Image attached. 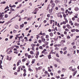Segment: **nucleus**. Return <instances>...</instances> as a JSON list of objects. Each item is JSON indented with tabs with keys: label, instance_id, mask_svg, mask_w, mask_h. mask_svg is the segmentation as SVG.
<instances>
[{
	"label": "nucleus",
	"instance_id": "1",
	"mask_svg": "<svg viewBox=\"0 0 79 79\" xmlns=\"http://www.w3.org/2000/svg\"><path fill=\"white\" fill-rule=\"evenodd\" d=\"M2 63V60H0V68H1V69H3V68H2V65H1Z\"/></svg>",
	"mask_w": 79,
	"mask_h": 79
},
{
	"label": "nucleus",
	"instance_id": "2",
	"mask_svg": "<svg viewBox=\"0 0 79 79\" xmlns=\"http://www.w3.org/2000/svg\"><path fill=\"white\" fill-rule=\"evenodd\" d=\"M44 36H41V40L43 42H45V39L44 38Z\"/></svg>",
	"mask_w": 79,
	"mask_h": 79
},
{
	"label": "nucleus",
	"instance_id": "3",
	"mask_svg": "<svg viewBox=\"0 0 79 79\" xmlns=\"http://www.w3.org/2000/svg\"><path fill=\"white\" fill-rule=\"evenodd\" d=\"M66 69L64 68H62V71L63 73H65V71H66Z\"/></svg>",
	"mask_w": 79,
	"mask_h": 79
},
{
	"label": "nucleus",
	"instance_id": "4",
	"mask_svg": "<svg viewBox=\"0 0 79 79\" xmlns=\"http://www.w3.org/2000/svg\"><path fill=\"white\" fill-rule=\"evenodd\" d=\"M56 61H57V62H58V63H61V60L59 59H56Z\"/></svg>",
	"mask_w": 79,
	"mask_h": 79
},
{
	"label": "nucleus",
	"instance_id": "5",
	"mask_svg": "<svg viewBox=\"0 0 79 79\" xmlns=\"http://www.w3.org/2000/svg\"><path fill=\"white\" fill-rule=\"evenodd\" d=\"M79 8H78V7H76L74 8V10H75V11H78V10H79Z\"/></svg>",
	"mask_w": 79,
	"mask_h": 79
},
{
	"label": "nucleus",
	"instance_id": "6",
	"mask_svg": "<svg viewBox=\"0 0 79 79\" xmlns=\"http://www.w3.org/2000/svg\"><path fill=\"white\" fill-rule=\"evenodd\" d=\"M52 11H53V8H52L51 10H49V13H52Z\"/></svg>",
	"mask_w": 79,
	"mask_h": 79
},
{
	"label": "nucleus",
	"instance_id": "7",
	"mask_svg": "<svg viewBox=\"0 0 79 79\" xmlns=\"http://www.w3.org/2000/svg\"><path fill=\"white\" fill-rule=\"evenodd\" d=\"M55 6V3H54L52 4L51 5V6L52 8H53V7H54Z\"/></svg>",
	"mask_w": 79,
	"mask_h": 79
},
{
	"label": "nucleus",
	"instance_id": "8",
	"mask_svg": "<svg viewBox=\"0 0 79 79\" xmlns=\"http://www.w3.org/2000/svg\"><path fill=\"white\" fill-rule=\"evenodd\" d=\"M11 50V49H10V51L7 52V54H10V53H11V52L12 53V52H13Z\"/></svg>",
	"mask_w": 79,
	"mask_h": 79
},
{
	"label": "nucleus",
	"instance_id": "9",
	"mask_svg": "<svg viewBox=\"0 0 79 79\" xmlns=\"http://www.w3.org/2000/svg\"><path fill=\"white\" fill-rule=\"evenodd\" d=\"M49 35H50V36H51V37H53V33H52V32H51L49 34Z\"/></svg>",
	"mask_w": 79,
	"mask_h": 79
},
{
	"label": "nucleus",
	"instance_id": "10",
	"mask_svg": "<svg viewBox=\"0 0 79 79\" xmlns=\"http://www.w3.org/2000/svg\"><path fill=\"white\" fill-rule=\"evenodd\" d=\"M33 14H37V10H36V9H35V10L34 11Z\"/></svg>",
	"mask_w": 79,
	"mask_h": 79
},
{
	"label": "nucleus",
	"instance_id": "11",
	"mask_svg": "<svg viewBox=\"0 0 79 79\" xmlns=\"http://www.w3.org/2000/svg\"><path fill=\"white\" fill-rule=\"evenodd\" d=\"M12 20L10 19V20L7 23V24H8L9 23H11L12 22H13V20Z\"/></svg>",
	"mask_w": 79,
	"mask_h": 79
},
{
	"label": "nucleus",
	"instance_id": "12",
	"mask_svg": "<svg viewBox=\"0 0 79 79\" xmlns=\"http://www.w3.org/2000/svg\"><path fill=\"white\" fill-rule=\"evenodd\" d=\"M15 29H18L19 28V27H18V25H15Z\"/></svg>",
	"mask_w": 79,
	"mask_h": 79
},
{
	"label": "nucleus",
	"instance_id": "13",
	"mask_svg": "<svg viewBox=\"0 0 79 79\" xmlns=\"http://www.w3.org/2000/svg\"><path fill=\"white\" fill-rule=\"evenodd\" d=\"M67 25V27L68 29H71V26L69 25Z\"/></svg>",
	"mask_w": 79,
	"mask_h": 79
},
{
	"label": "nucleus",
	"instance_id": "14",
	"mask_svg": "<svg viewBox=\"0 0 79 79\" xmlns=\"http://www.w3.org/2000/svg\"><path fill=\"white\" fill-rule=\"evenodd\" d=\"M31 47H32V48H34V47H35V44H31Z\"/></svg>",
	"mask_w": 79,
	"mask_h": 79
},
{
	"label": "nucleus",
	"instance_id": "15",
	"mask_svg": "<svg viewBox=\"0 0 79 79\" xmlns=\"http://www.w3.org/2000/svg\"><path fill=\"white\" fill-rule=\"evenodd\" d=\"M74 25H75V26H79V23H75Z\"/></svg>",
	"mask_w": 79,
	"mask_h": 79
},
{
	"label": "nucleus",
	"instance_id": "16",
	"mask_svg": "<svg viewBox=\"0 0 79 79\" xmlns=\"http://www.w3.org/2000/svg\"><path fill=\"white\" fill-rule=\"evenodd\" d=\"M26 58H25L24 59H23L22 61L23 63V62H24V61H26Z\"/></svg>",
	"mask_w": 79,
	"mask_h": 79
},
{
	"label": "nucleus",
	"instance_id": "17",
	"mask_svg": "<svg viewBox=\"0 0 79 79\" xmlns=\"http://www.w3.org/2000/svg\"><path fill=\"white\" fill-rule=\"evenodd\" d=\"M21 70V69L20 68V67H19L18 68V70H17V72H19Z\"/></svg>",
	"mask_w": 79,
	"mask_h": 79
},
{
	"label": "nucleus",
	"instance_id": "18",
	"mask_svg": "<svg viewBox=\"0 0 79 79\" xmlns=\"http://www.w3.org/2000/svg\"><path fill=\"white\" fill-rule=\"evenodd\" d=\"M48 58L50 60V59H51L52 58V57H51V55H49L48 56Z\"/></svg>",
	"mask_w": 79,
	"mask_h": 79
},
{
	"label": "nucleus",
	"instance_id": "19",
	"mask_svg": "<svg viewBox=\"0 0 79 79\" xmlns=\"http://www.w3.org/2000/svg\"><path fill=\"white\" fill-rule=\"evenodd\" d=\"M71 31L72 32H75V31H76V29H73L71 30Z\"/></svg>",
	"mask_w": 79,
	"mask_h": 79
},
{
	"label": "nucleus",
	"instance_id": "20",
	"mask_svg": "<svg viewBox=\"0 0 79 79\" xmlns=\"http://www.w3.org/2000/svg\"><path fill=\"white\" fill-rule=\"evenodd\" d=\"M44 44H45L46 45H48V42L47 41L44 42Z\"/></svg>",
	"mask_w": 79,
	"mask_h": 79
},
{
	"label": "nucleus",
	"instance_id": "21",
	"mask_svg": "<svg viewBox=\"0 0 79 79\" xmlns=\"http://www.w3.org/2000/svg\"><path fill=\"white\" fill-rule=\"evenodd\" d=\"M30 54L31 55H33L34 54V52H33L32 51H31L30 52Z\"/></svg>",
	"mask_w": 79,
	"mask_h": 79
},
{
	"label": "nucleus",
	"instance_id": "22",
	"mask_svg": "<svg viewBox=\"0 0 79 79\" xmlns=\"http://www.w3.org/2000/svg\"><path fill=\"white\" fill-rule=\"evenodd\" d=\"M10 10H12V11H15V9H14L12 8H11L10 9Z\"/></svg>",
	"mask_w": 79,
	"mask_h": 79
},
{
	"label": "nucleus",
	"instance_id": "23",
	"mask_svg": "<svg viewBox=\"0 0 79 79\" xmlns=\"http://www.w3.org/2000/svg\"><path fill=\"white\" fill-rule=\"evenodd\" d=\"M55 2L56 3H58L59 2V1L57 0L55 1Z\"/></svg>",
	"mask_w": 79,
	"mask_h": 79
},
{
	"label": "nucleus",
	"instance_id": "24",
	"mask_svg": "<svg viewBox=\"0 0 79 79\" xmlns=\"http://www.w3.org/2000/svg\"><path fill=\"white\" fill-rule=\"evenodd\" d=\"M46 39H48V38H49V36H48V35H46Z\"/></svg>",
	"mask_w": 79,
	"mask_h": 79
},
{
	"label": "nucleus",
	"instance_id": "25",
	"mask_svg": "<svg viewBox=\"0 0 79 79\" xmlns=\"http://www.w3.org/2000/svg\"><path fill=\"white\" fill-rule=\"evenodd\" d=\"M15 47L16 48L18 49V48L19 47L18 46H16V45H15Z\"/></svg>",
	"mask_w": 79,
	"mask_h": 79
},
{
	"label": "nucleus",
	"instance_id": "26",
	"mask_svg": "<svg viewBox=\"0 0 79 79\" xmlns=\"http://www.w3.org/2000/svg\"><path fill=\"white\" fill-rule=\"evenodd\" d=\"M8 8H9V7H8V6H7L4 9V10H6V9H8Z\"/></svg>",
	"mask_w": 79,
	"mask_h": 79
},
{
	"label": "nucleus",
	"instance_id": "27",
	"mask_svg": "<svg viewBox=\"0 0 79 79\" xmlns=\"http://www.w3.org/2000/svg\"><path fill=\"white\" fill-rule=\"evenodd\" d=\"M63 17H64V18H66V15H65V14H64L63 15Z\"/></svg>",
	"mask_w": 79,
	"mask_h": 79
},
{
	"label": "nucleus",
	"instance_id": "28",
	"mask_svg": "<svg viewBox=\"0 0 79 79\" xmlns=\"http://www.w3.org/2000/svg\"><path fill=\"white\" fill-rule=\"evenodd\" d=\"M17 32V31H16V30H14L13 31V33H16V32Z\"/></svg>",
	"mask_w": 79,
	"mask_h": 79
},
{
	"label": "nucleus",
	"instance_id": "29",
	"mask_svg": "<svg viewBox=\"0 0 79 79\" xmlns=\"http://www.w3.org/2000/svg\"><path fill=\"white\" fill-rule=\"evenodd\" d=\"M20 27H21L23 28L24 27V24H22V25H21Z\"/></svg>",
	"mask_w": 79,
	"mask_h": 79
},
{
	"label": "nucleus",
	"instance_id": "30",
	"mask_svg": "<svg viewBox=\"0 0 79 79\" xmlns=\"http://www.w3.org/2000/svg\"><path fill=\"white\" fill-rule=\"evenodd\" d=\"M75 31L76 32H79V30L78 29H75Z\"/></svg>",
	"mask_w": 79,
	"mask_h": 79
},
{
	"label": "nucleus",
	"instance_id": "31",
	"mask_svg": "<svg viewBox=\"0 0 79 79\" xmlns=\"http://www.w3.org/2000/svg\"><path fill=\"white\" fill-rule=\"evenodd\" d=\"M18 38H19V39H23V36H20V37H18Z\"/></svg>",
	"mask_w": 79,
	"mask_h": 79
},
{
	"label": "nucleus",
	"instance_id": "32",
	"mask_svg": "<svg viewBox=\"0 0 79 79\" xmlns=\"http://www.w3.org/2000/svg\"><path fill=\"white\" fill-rule=\"evenodd\" d=\"M76 70V69H72V71H74Z\"/></svg>",
	"mask_w": 79,
	"mask_h": 79
},
{
	"label": "nucleus",
	"instance_id": "33",
	"mask_svg": "<svg viewBox=\"0 0 79 79\" xmlns=\"http://www.w3.org/2000/svg\"><path fill=\"white\" fill-rule=\"evenodd\" d=\"M28 54L27 53H26L25 54V56H26V57H27V56H28Z\"/></svg>",
	"mask_w": 79,
	"mask_h": 79
},
{
	"label": "nucleus",
	"instance_id": "34",
	"mask_svg": "<svg viewBox=\"0 0 79 79\" xmlns=\"http://www.w3.org/2000/svg\"><path fill=\"white\" fill-rule=\"evenodd\" d=\"M56 56H57V57H60V56H59V55H58V53H56Z\"/></svg>",
	"mask_w": 79,
	"mask_h": 79
},
{
	"label": "nucleus",
	"instance_id": "35",
	"mask_svg": "<svg viewBox=\"0 0 79 79\" xmlns=\"http://www.w3.org/2000/svg\"><path fill=\"white\" fill-rule=\"evenodd\" d=\"M47 17H48V18H50V14H48L47 15Z\"/></svg>",
	"mask_w": 79,
	"mask_h": 79
},
{
	"label": "nucleus",
	"instance_id": "36",
	"mask_svg": "<svg viewBox=\"0 0 79 79\" xmlns=\"http://www.w3.org/2000/svg\"><path fill=\"white\" fill-rule=\"evenodd\" d=\"M66 49H67V48L66 47H65L63 49V50H64V51H65Z\"/></svg>",
	"mask_w": 79,
	"mask_h": 79
},
{
	"label": "nucleus",
	"instance_id": "37",
	"mask_svg": "<svg viewBox=\"0 0 79 79\" xmlns=\"http://www.w3.org/2000/svg\"><path fill=\"white\" fill-rule=\"evenodd\" d=\"M8 17V15L7 14H6L5 15V18H7Z\"/></svg>",
	"mask_w": 79,
	"mask_h": 79
},
{
	"label": "nucleus",
	"instance_id": "38",
	"mask_svg": "<svg viewBox=\"0 0 79 79\" xmlns=\"http://www.w3.org/2000/svg\"><path fill=\"white\" fill-rule=\"evenodd\" d=\"M53 2H54L52 0H51L50 1V3H51L52 4V3H54Z\"/></svg>",
	"mask_w": 79,
	"mask_h": 79
},
{
	"label": "nucleus",
	"instance_id": "39",
	"mask_svg": "<svg viewBox=\"0 0 79 79\" xmlns=\"http://www.w3.org/2000/svg\"><path fill=\"white\" fill-rule=\"evenodd\" d=\"M31 55H28V58L29 59V58H31Z\"/></svg>",
	"mask_w": 79,
	"mask_h": 79
},
{
	"label": "nucleus",
	"instance_id": "40",
	"mask_svg": "<svg viewBox=\"0 0 79 79\" xmlns=\"http://www.w3.org/2000/svg\"><path fill=\"white\" fill-rule=\"evenodd\" d=\"M41 42H42V41L41 40H39L38 41L39 43H40V44H41Z\"/></svg>",
	"mask_w": 79,
	"mask_h": 79
},
{
	"label": "nucleus",
	"instance_id": "41",
	"mask_svg": "<svg viewBox=\"0 0 79 79\" xmlns=\"http://www.w3.org/2000/svg\"><path fill=\"white\" fill-rule=\"evenodd\" d=\"M42 68V67L40 66L38 68V69H39V70H40V69H41Z\"/></svg>",
	"mask_w": 79,
	"mask_h": 79
},
{
	"label": "nucleus",
	"instance_id": "42",
	"mask_svg": "<svg viewBox=\"0 0 79 79\" xmlns=\"http://www.w3.org/2000/svg\"><path fill=\"white\" fill-rule=\"evenodd\" d=\"M6 58L7 60H9V56H7Z\"/></svg>",
	"mask_w": 79,
	"mask_h": 79
},
{
	"label": "nucleus",
	"instance_id": "43",
	"mask_svg": "<svg viewBox=\"0 0 79 79\" xmlns=\"http://www.w3.org/2000/svg\"><path fill=\"white\" fill-rule=\"evenodd\" d=\"M42 31H41V32L39 34V35H42Z\"/></svg>",
	"mask_w": 79,
	"mask_h": 79
},
{
	"label": "nucleus",
	"instance_id": "44",
	"mask_svg": "<svg viewBox=\"0 0 79 79\" xmlns=\"http://www.w3.org/2000/svg\"><path fill=\"white\" fill-rule=\"evenodd\" d=\"M61 42H63V43H65V41L64 40H62L61 41Z\"/></svg>",
	"mask_w": 79,
	"mask_h": 79
},
{
	"label": "nucleus",
	"instance_id": "45",
	"mask_svg": "<svg viewBox=\"0 0 79 79\" xmlns=\"http://www.w3.org/2000/svg\"><path fill=\"white\" fill-rule=\"evenodd\" d=\"M39 48L40 49H42V48H43V47H42V46H40Z\"/></svg>",
	"mask_w": 79,
	"mask_h": 79
},
{
	"label": "nucleus",
	"instance_id": "46",
	"mask_svg": "<svg viewBox=\"0 0 79 79\" xmlns=\"http://www.w3.org/2000/svg\"><path fill=\"white\" fill-rule=\"evenodd\" d=\"M67 3V0H64V3L66 4Z\"/></svg>",
	"mask_w": 79,
	"mask_h": 79
},
{
	"label": "nucleus",
	"instance_id": "47",
	"mask_svg": "<svg viewBox=\"0 0 79 79\" xmlns=\"http://www.w3.org/2000/svg\"><path fill=\"white\" fill-rule=\"evenodd\" d=\"M19 62H18L17 63V65L18 66H19Z\"/></svg>",
	"mask_w": 79,
	"mask_h": 79
},
{
	"label": "nucleus",
	"instance_id": "48",
	"mask_svg": "<svg viewBox=\"0 0 79 79\" xmlns=\"http://www.w3.org/2000/svg\"><path fill=\"white\" fill-rule=\"evenodd\" d=\"M11 60V57H10L9 58V61H10Z\"/></svg>",
	"mask_w": 79,
	"mask_h": 79
},
{
	"label": "nucleus",
	"instance_id": "49",
	"mask_svg": "<svg viewBox=\"0 0 79 79\" xmlns=\"http://www.w3.org/2000/svg\"><path fill=\"white\" fill-rule=\"evenodd\" d=\"M23 76L24 77H25L26 76V73H24L23 74Z\"/></svg>",
	"mask_w": 79,
	"mask_h": 79
},
{
	"label": "nucleus",
	"instance_id": "50",
	"mask_svg": "<svg viewBox=\"0 0 79 79\" xmlns=\"http://www.w3.org/2000/svg\"><path fill=\"white\" fill-rule=\"evenodd\" d=\"M55 50H58V48L56 47L55 48Z\"/></svg>",
	"mask_w": 79,
	"mask_h": 79
},
{
	"label": "nucleus",
	"instance_id": "51",
	"mask_svg": "<svg viewBox=\"0 0 79 79\" xmlns=\"http://www.w3.org/2000/svg\"><path fill=\"white\" fill-rule=\"evenodd\" d=\"M23 71L24 72V73H26V70L25 69H23Z\"/></svg>",
	"mask_w": 79,
	"mask_h": 79
},
{
	"label": "nucleus",
	"instance_id": "52",
	"mask_svg": "<svg viewBox=\"0 0 79 79\" xmlns=\"http://www.w3.org/2000/svg\"><path fill=\"white\" fill-rule=\"evenodd\" d=\"M61 10L62 11H64V9H63V8H61Z\"/></svg>",
	"mask_w": 79,
	"mask_h": 79
},
{
	"label": "nucleus",
	"instance_id": "53",
	"mask_svg": "<svg viewBox=\"0 0 79 79\" xmlns=\"http://www.w3.org/2000/svg\"><path fill=\"white\" fill-rule=\"evenodd\" d=\"M67 39H71V37L69 35H68L67 36Z\"/></svg>",
	"mask_w": 79,
	"mask_h": 79
},
{
	"label": "nucleus",
	"instance_id": "54",
	"mask_svg": "<svg viewBox=\"0 0 79 79\" xmlns=\"http://www.w3.org/2000/svg\"><path fill=\"white\" fill-rule=\"evenodd\" d=\"M72 20H73V21H75V20H76V19H75V18L74 17H73L72 18Z\"/></svg>",
	"mask_w": 79,
	"mask_h": 79
},
{
	"label": "nucleus",
	"instance_id": "55",
	"mask_svg": "<svg viewBox=\"0 0 79 79\" xmlns=\"http://www.w3.org/2000/svg\"><path fill=\"white\" fill-rule=\"evenodd\" d=\"M73 48H74V49H76V46H74L73 47Z\"/></svg>",
	"mask_w": 79,
	"mask_h": 79
},
{
	"label": "nucleus",
	"instance_id": "56",
	"mask_svg": "<svg viewBox=\"0 0 79 79\" xmlns=\"http://www.w3.org/2000/svg\"><path fill=\"white\" fill-rule=\"evenodd\" d=\"M72 68H73V67H70L69 68V69H70V70H71Z\"/></svg>",
	"mask_w": 79,
	"mask_h": 79
},
{
	"label": "nucleus",
	"instance_id": "57",
	"mask_svg": "<svg viewBox=\"0 0 79 79\" xmlns=\"http://www.w3.org/2000/svg\"><path fill=\"white\" fill-rule=\"evenodd\" d=\"M75 43H74V42H73L72 43V45L73 46L74 45V44H75Z\"/></svg>",
	"mask_w": 79,
	"mask_h": 79
},
{
	"label": "nucleus",
	"instance_id": "58",
	"mask_svg": "<svg viewBox=\"0 0 79 79\" xmlns=\"http://www.w3.org/2000/svg\"><path fill=\"white\" fill-rule=\"evenodd\" d=\"M54 66H55V67L56 68H57V64H54Z\"/></svg>",
	"mask_w": 79,
	"mask_h": 79
},
{
	"label": "nucleus",
	"instance_id": "59",
	"mask_svg": "<svg viewBox=\"0 0 79 79\" xmlns=\"http://www.w3.org/2000/svg\"><path fill=\"white\" fill-rule=\"evenodd\" d=\"M66 53H67V51H65L64 53V55H65V54H66Z\"/></svg>",
	"mask_w": 79,
	"mask_h": 79
},
{
	"label": "nucleus",
	"instance_id": "60",
	"mask_svg": "<svg viewBox=\"0 0 79 79\" xmlns=\"http://www.w3.org/2000/svg\"><path fill=\"white\" fill-rule=\"evenodd\" d=\"M14 53H15V54H18V52H16V51H14Z\"/></svg>",
	"mask_w": 79,
	"mask_h": 79
},
{
	"label": "nucleus",
	"instance_id": "61",
	"mask_svg": "<svg viewBox=\"0 0 79 79\" xmlns=\"http://www.w3.org/2000/svg\"><path fill=\"white\" fill-rule=\"evenodd\" d=\"M57 34L58 35H61V33H60L59 32H57Z\"/></svg>",
	"mask_w": 79,
	"mask_h": 79
},
{
	"label": "nucleus",
	"instance_id": "62",
	"mask_svg": "<svg viewBox=\"0 0 79 79\" xmlns=\"http://www.w3.org/2000/svg\"><path fill=\"white\" fill-rule=\"evenodd\" d=\"M42 35H43L45 36V35H46V34H45V33H43L42 34Z\"/></svg>",
	"mask_w": 79,
	"mask_h": 79
},
{
	"label": "nucleus",
	"instance_id": "63",
	"mask_svg": "<svg viewBox=\"0 0 79 79\" xmlns=\"http://www.w3.org/2000/svg\"><path fill=\"white\" fill-rule=\"evenodd\" d=\"M68 10H65V13H68Z\"/></svg>",
	"mask_w": 79,
	"mask_h": 79
},
{
	"label": "nucleus",
	"instance_id": "64",
	"mask_svg": "<svg viewBox=\"0 0 79 79\" xmlns=\"http://www.w3.org/2000/svg\"><path fill=\"white\" fill-rule=\"evenodd\" d=\"M43 23H47V20H44L43 21Z\"/></svg>",
	"mask_w": 79,
	"mask_h": 79
}]
</instances>
